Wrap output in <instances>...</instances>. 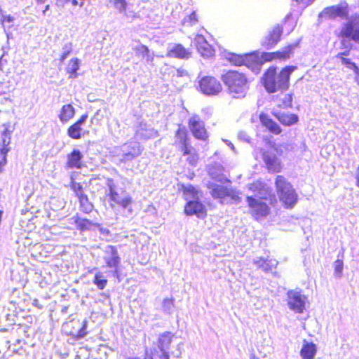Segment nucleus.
<instances>
[{"mask_svg": "<svg viewBox=\"0 0 359 359\" xmlns=\"http://www.w3.org/2000/svg\"><path fill=\"white\" fill-rule=\"evenodd\" d=\"M298 46V42L290 44L282 49V50L272 53L255 52L249 54L238 55L229 53L227 59L230 62L236 66L245 65L251 67L255 65H261L264 62H269L273 60H286L290 58L293 50Z\"/></svg>", "mask_w": 359, "mask_h": 359, "instance_id": "1", "label": "nucleus"}, {"mask_svg": "<svg viewBox=\"0 0 359 359\" xmlns=\"http://www.w3.org/2000/svg\"><path fill=\"white\" fill-rule=\"evenodd\" d=\"M296 69L295 66H286L278 73L276 67H269L262 77V83L266 91L275 93L287 90L290 75Z\"/></svg>", "mask_w": 359, "mask_h": 359, "instance_id": "2", "label": "nucleus"}, {"mask_svg": "<svg viewBox=\"0 0 359 359\" xmlns=\"http://www.w3.org/2000/svg\"><path fill=\"white\" fill-rule=\"evenodd\" d=\"M222 81L234 98L245 97L248 90L245 74L236 71H229L222 76Z\"/></svg>", "mask_w": 359, "mask_h": 359, "instance_id": "3", "label": "nucleus"}, {"mask_svg": "<svg viewBox=\"0 0 359 359\" xmlns=\"http://www.w3.org/2000/svg\"><path fill=\"white\" fill-rule=\"evenodd\" d=\"M212 196L222 204L236 203L241 201L238 193L231 187L209 182L207 184Z\"/></svg>", "mask_w": 359, "mask_h": 359, "instance_id": "4", "label": "nucleus"}, {"mask_svg": "<svg viewBox=\"0 0 359 359\" xmlns=\"http://www.w3.org/2000/svg\"><path fill=\"white\" fill-rule=\"evenodd\" d=\"M142 151V148L139 142H129L120 147H115L111 153L120 163H126L139 156Z\"/></svg>", "mask_w": 359, "mask_h": 359, "instance_id": "5", "label": "nucleus"}, {"mask_svg": "<svg viewBox=\"0 0 359 359\" xmlns=\"http://www.w3.org/2000/svg\"><path fill=\"white\" fill-rule=\"evenodd\" d=\"M276 186L280 200L287 208H292L297 201V194L290 183L281 176H277Z\"/></svg>", "mask_w": 359, "mask_h": 359, "instance_id": "6", "label": "nucleus"}, {"mask_svg": "<svg viewBox=\"0 0 359 359\" xmlns=\"http://www.w3.org/2000/svg\"><path fill=\"white\" fill-rule=\"evenodd\" d=\"M107 185L110 201L123 208H127L132 202L130 195L122 189H118L112 179L107 180Z\"/></svg>", "mask_w": 359, "mask_h": 359, "instance_id": "7", "label": "nucleus"}, {"mask_svg": "<svg viewBox=\"0 0 359 359\" xmlns=\"http://www.w3.org/2000/svg\"><path fill=\"white\" fill-rule=\"evenodd\" d=\"M103 259L106 266L111 270L109 273L113 277L119 276V266L121 264V257L118 255L117 248L113 245H107L103 250Z\"/></svg>", "mask_w": 359, "mask_h": 359, "instance_id": "8", "label": "nucleus"}, {"mask_svg": "<svg viewBox=\"0 0 359 359\" xmlns=\"http://www.w3.org/2000/svg\"><path fill=\"white\" fill-rule=\"evenodd\" d=\"M198 88L202 93L209 96L216 95L222 90L221 83L215 77L210 76H203L199 80Z\"/></svg>", "mask_w": 359, "mask_h": 359, "instance_id": "9", "label": "nucleus"}, {"mask_svg": "<svg viewBox=\"0 0 359 359\" xmlns=\"http://www.w3.org/2000/svg\"><path fill=\"white\" fill-rule=\"evenodd\" d=\"M261 200L253 196H248L246 198L250 212L256 219L265 217L269 213V207Z\"/></svg>", "mask_w": 359, "mask_h": 359, "instance_id": "10", "label": "nucleus"}, {"mask_svg": "<svg viewBox=\"0 0 359 359\" xmlns=\"http://www.w3.org/2000/svg\"><path fill=\"white\" fill-rule=\"evenodd\" d=\"M343 38L351 39L359 42V15H352L346 23H344L341 29Z\"/></svg>", "mask_w": 359, "mask_h": 359, "instance_id": "11", "label": "nucleus"}, {"mask_svg": "<svg viewBox=\"0 0 359 359\" xmlns=\"http://www.w3.org/2000/svg\"><path fill=\"white\" fill-rule=\"evenodd\" d=\"M348 6L346 2L339 5L327 7L319 14V18L325 19L335 20L337 18L343 19L348 16Z\"/></svg>", "mask_w": 359, "mask_h": 359, "instance_id": "12", "label": "nucleus"}, {"mask_svg": "<svg viewBox=\"0 0 359 359\" xmlns=\"http://www.w3.org/2000/svg\"><path fill=\"white\" fill-rule=\"evenodd\" d=\"M287 305L292 311L297 313H302L305 309L306 297L300 292L290 290L287 293Z\"/></svg>", "mask_w": 359, "mask_h": 359, "instance_id": "13", "label": "nucleus"}, {"mask_svg": "<svg viewBox=\"0 0 359 359\" xmlns=\"http://www.w3.org/2000/svg\"><path fill=\"white\" fill-rule=\"evenodd\" d=\"M189 126L195 138L201 140H205L208 138L205 124L198 116L195 115L189 118Z\"/></svg>", "mask_w": 359, "mask_h": 359, "instance_id": "14", "label": "nucleus"}, {"mask_svg": "<svg viewBox=\"0 0 359 359\" xmlns=\"http://www.w3.org/2000/svg\"><path fill=\"white\" fill-rule=\"evenodd\" d=\"M184 213L189 216L195 215L198 218H204L206 215V210L204 205L198 199H193L187 203Z\"/></svg>", "mask_w": 359, "mask_h": 359, "instance_id": "15", "label": "nucleus"}, {"mask_svg": "<svg viewBox=\"0 0 359 359\" xmlns=\"http://www.w3.org/2000/svg\"><path fill=\"white\" fill-rule=\"evenodd\" d=\"M175 145L186 156L190 153V147L188 142L187 133L185 128H180L175 134Z\"/></svg>", "mask_w": 359, "mask_h": 359, "instance_id": "16", "label": "nucleus"}, {"mask_svg": "<svg viewBox=\"0 0 359 359\" xmlns=\"http://www.w3.org/2000/svg\"><path fill=\"white\" fill-rule=\"evenodd\" d=\"M224 167L219 163H214L210 164L208 166V174L212 180L222 184H225L226 182L230 183L224 174Z\"/></svg>", "mask_w": 359, "mask_h": 359, "instance_id": "17", "label": "nucleus"}, {"mask_svg": "<svg viewBox=\"0 0 359 359\" xmlns=\"http://www.w3.org/2000/svg\"><path fill=\"white\" fill-rule=\"evenodd\" d=\"M283 29L278 25L273 28V30L262 40V44L266 49L273 48L279 41Z\"/></svg>", "mask_w": 359, "mask_h": 359, "instance_id": "18", "label": "nucleus"}, {"mask_svg": "<svg viewBox=\"0 0 359 359\" xmlns=\"http://www.w3.org/2000/svg\"><path fill=\"white\" fill-rule=\"evenodd\" d=\"M198 53L204 57H209L213 55V49L211 46L208 43L206 39L203 35L198 34L196 36L194 41Z\"/></svg>", "mask_w": 359, "mask_h": 359, "instance_id": "19", "label": "nucleus"}, {"mask_svg": "<svg viewBox=\"0 0 359 359\" xmlns=\"http://www.w3.org/2000/svg\"><path fill=\"white\" fill-rule=\"evenodd\" d=\"M136 136L141 140H148L158 137V133L146 123L140 122L136 129Z\"/></svg>", "mask_w": 359, "mask_h": 359, "instance_id": "20", "label": "nucleus"}, {"mask_svg": "<svg viewBox=\"0 0 359 359\" xmlns=\"http://www.w3.org/2000/svg\"><path fill=\"white\" fill-rule=\"evenodd\" d=\"M88 118L87 114L82 115L80 118L67 129V135L69 137L75 140L81 138L83 129L81 126L86 123Z\"/></svg>", "mask_w": 359, "mask_h": 359, "instance_id": "21", "label": "nucleus"}, {"mask_svg": "<svg viewBox=\"0 0 359 359\" xmlns=\"http://www.w3.org/2000/svg\"><path fill=\"white\" fill-rule=\"evenodd\" d=\"M83 154L78 149H74L73 151L67 155V165L69 168L81 169L83 167Z\"/></svg>", "mask_w": 359, "mask_h": 359, "instance_id": "22", "label": "nucleus"}, {"mask_svg": "<svg viewBox=\"0 0 359 359\" xmlns=\"http://www.w3.org/2000/svg\"><path fill=\"white\" fill-rule=\"evenodd\" d=\"M252 263L257 269L266 273L276 268L278 264V262L276 259H268L258 257L253 259Z\"/></svg>", "mask_w": 359, "mask_h": 359, "instance_id": "23", "label": "nucleus"}, {"mask_svg": "<svg viewBox=\"0 0 359 359\" xmlns=\"http://www.w3.org/2000/svg\"><path fill=\"white\" fill-rule=\"evenodd\" d=\"M168 55L180 59H188L191 56V52L182 44H175L170 48Z\"/></svg>", "mask_w": 359, "mask_h": 359, "instance_id": "24", "label": "nucleus"}, {"mask_svg": "<svg viewBox=\"0 0 359 359\" xmlns=\"http://www.w3.org/2000/svg\"><path fill=\"white\" fill-rule=\"evenodd\" d=\"M133 49L137 56L144 59L147 63L151 64L153 62L154 54L149 50L147 46L140 43L135 46Z\"/></svg>", "mask_w": 359, "mask_h": 359, "instance_id": "25", "label": "nucleus"}, {"mask_svg": "<svg viewBox=\"0 0 359 359\" xmlns=\"http://www.w3.org/2000/svg\"><path fill=\"white\" fill-rule=\"evenodd\" d=\"M316 345L313 342H308L304 340L300 351V355L302 359H313L316 355Z\"/></svg>", "mask_w": 359, "mask_h": 359, "instance_id": "26", "label": "nucleus"}, {"mask_svg": "<svg viewBox=\"0 0 359 359\" xmlns=\"http://www.w3.org/2000/svg\"><path fill=\"white\" fill-rule=\"evenodd\" d=\"M249 189L255 193V198H258L259 199H266L267 196L269 195L268 190L265 187V184L260 182L257 181L253 182L249 185Z\"/></svg>", "mask_w": 359, "mask_h": 359, "instance_id": "27", "label": "nucleus"}, {"mask_svg": "<svg viewBox=\"0 0 359 359\" xmlns=\"http://www.w3.org/2000/svg\"><path fill=\"white\" fill-rule=\"evenodd\" d=\"M263 158L269 171L274 172H278L280 171V163L274 154L264 153L263 154Z\"/></svg>", "mask_w": 359, "mask_h": 359, "instance_id": "28", "label": "nucleus"}, {"mask_svg": "<svg viewBox=\"0 0 359 359\" xmlns=\"http://www.w3.org/2000/svg\"><path fill=\"white\" fill-rule=\"evenodd\" d=\"M259 119L263 126H264L271 133L276 135L281 133L280 126L271 119L268 115L262 114L259 116Z\"/></svg>", "mask_w": 359, "mask_h": 359, "instance_id": "29", "label": "nucleus"}, {"mask_svg": "<svg viewBox=\"0 0 359 359\" xmlns=\"http://www.w3.org/2000/svg\"><path fill=\"white\" fill-rule=\"evenodd\" d=\"M80 64L81 60L77 57L72 58L69 61L65 68L67 73L69 74V79H74L78 77L77 71L79 69Z\"/></svg>", "mask_w": 359, "mask_h": 359, "instance_id": "30", "label": "nucleus"}, {"mask_svg": "<svg viewBox=\"0 0 359 359\" xmlns=\"http://www.w3.org/2000/svg\"><path fill=\"white\" fill-rule=\"evenodd\" d=\"M348 51H345L342 53H339L336 57L341 60L342 65H345L347 68L353 70L356 75V81L359 83V79L358 76H359V68L356 66V65L351 62L350 59L346 58L344 56L348 55Z\"/></svg>", "mask_w": 359, "mask_h": 359, "instance_id": "31", "label": "nucleus"}, {"mask_svg": "<svg viewBox=\"0 0 359 359\" xmlns=\"http://www.w3.org/2000/svg\"><path fill=\"white\" fill-rule=\"evenodd\" d=\"M74 114L75 109L72 104L63 105L59 114L60 121L63 123H67L74 116Z\"/></svg>", "mask_w": 359, "mask_h": 359, "instance_id": "32", "label": "nucleus"}, {"mask_svg": "<svg viewBox=\"0 0 359 359\" xmlns=\"http://www.w3.org/2000/svg\"><path fill=\"white\" fill-rule=\"evenodd\" d=\"M2 136V142H3V148L0 151L1 156H2L3 163L0 162V165L1 163H6V156L9 151V148L8 147L10 144L11 140V134L8 128H5L1 134Z\"/></svg>", "mask_w": 359, "mask_h": 359, "instance_id": "33", "label": "nucleus"}, {"mask_svg": "<svg viewBox=\"0 0 359 359\" xmlns=\"http://www.w3.org/2000/svg\"><path fill=\"white\" fill-rule=\"evenodd\" d=\"M76 225L77 229L81 231H89L94 224L91 221L87 219L81 218L78 216H74L70 219Z\"/></svg>", "mask_w": 359, "mask_h": 359, "instance_id": "34", "label": "nucleus"}, {"mask_svg": "<svg viewBox=\"0 0 359 359\" xmlns=\"http://www.w3.org/2000/svg\"><path fill=\"white\" fill-rule=\"evenodd\" d=\"M173 337L174 334L170 332H165L159 334L158 339V346L160 347V348L166 350L168 351Z\"/></svg>", "mask_w": 359, "mask_h": 359, "instance_id": "35", "label": "nucleus"}, {"mask_svg": "<svg viewBox=\"0 0 359 359\" xmlns=\"http://www.w3.org/2000/svg\"><path fill=\"white\" fill-rule=\"evenodd\" d=\"M278 121L285 126H292L298 121V116L294 114L280 113L276 116Z\"/></svg>", "mask_w": 359, "mask_h": 359, "instance_id": "36", "label": "nucleus"}, {"mask_svg": "<svg viewBox=\"0 0 359 359\" xmlns=\"http://www.w3.org/2000/svg\"><path fill=\"white\" fill-rule=\"evenodd\" d=\"M81 210L85 213H89L92 211L93 205L89 202L88 196L85 195H81L79 198Z\"/></svg>", "mask_w": 359, "mask_h": 359, "instance_id": "37", "label": "nucleus"}, {"mask_svg": "<svg viewBox=\"0 0 359 359\" xmlns=\"http://www.w3.org/2000/svg\"><path fill=\"white\" fill-rule=\"evenodd\" d=\"M93 283L99 290H103L107 284V280L105 278L102 272L97 271L95 274Z\"/></svg>", "mask_w": 359, "mask_h": 359, "instance_id": "38", "label": "nucleus"}, {"mask_svg": "<svg viewBox=\"0 0 359 359\" xmlns=\"http://www.w3.org/2000/svg\"><path fill=\"white\" fill-rule=\"evenodd\" d=\"M184 194L187 202L190 200L198 199V191L195 187L191 185L184 188Z\"/></svg>", "mask_w": 359, "mask_h": 359, "instance_id": "39", "label": "nucleus"}, {"mask_svg": "<svg viewBox=\"0 0 359 359\" xmlns=\"http://www.w3.org/2000/svg\"><path fill=\"white\" fill-rule=\"evenodd\" d=\"M109 2L113 4L115 9L121 14H123L127 9L128 2L126 0H109Z\"/></svg>", "mask_w": 359, "mask_h": 359, "instance_id": "40", "label": "nucleus"}, {"mask_svg": "<svg viewBox=\"0 0 359 359\" xmlns=\"http://www.w3.org/2000/svg\"><path fill=\"white\" fill-rule=\"evenodd\" d=\"M174 307V299L172 298H165L162 302V309L165 313L171 314Z\"/></svg>", "mask_w": 359, "mask_h": 359, "instance_id": "41", "label": "nucleus"}, {"mask_svg": "<svg viewBox=\"0 0 359 359\" xmlns=\"http://www.w3.org/2000/svg\"><path fill=\"white\" fill-rule=\"evenodd\" d=\"M198 22L196 14L192 12L189 15L185 17L182 20V24L184 26H193Z\"/></svg>", "mask_w": 359, "mask_h": 359, "instance_id": "42", "label": "nucleus"}, {"mask_svg": "<svg viewBox=\"0 0 359 359\" xmlns=\"http://www.w3.org/2000/svg\"><path fill=\"white\" fill-rule=\"evenodd\" d=\"M73 48L72 43L71 42L66 43L62 48V55L60 61L63 62L72 53Z\"/></svg>", "mask_w": 359, "mask_h": 359, "instance_id": "43", "label": "nucleus"}, {"mask_svg": "<svg viewBox=\"0 0 359 359\" xmlns=\"http://www.w3.org/2000/svg\"><path fill=\"white\" fill-rule=\"evenodd\" d=\"M334 275L337 278H341L343 271L344 263L341 259H337L334 263Z\"/></svg>", "mask_w": 359, "mask_h": 359, "instance_id": "44", "label": "nucleus"}, {"mask_svg": "<svg viewBox=\"0 0 359 359\" xmlns=\"http://www.w3.org/2000/svg\"><path fill=\"white\" fill-rule=\"evenodd\" d=\"M282 104H280L279 106L283 108L290 107L292 106V94H285L283 98Z\"/></svg>", "mask_w": 359, "mask_h": 359, "instance_id": "45", "label": "nucleus"}, {"mask_svg": "<svg viewBox=\"0 0 359 359\" xmlns=\"http://www.w3.org/2000/svg\"><path fill=\"white\" fill-rule=\"evenodd\" d=\"M86 328H87V321L85 320L82 322L81 328L79 329V330L77 332V333L76 334V338L81 339V338L84 337L87 334Z\"/></svg>", "mask_w": 359, "mask_h": 359, "instance_id": "46", "label": "nucleus"}, {"mask_svg": "<svg viewBox=\"0 0 359 359\" xmlns=\"http://www.w3.org/2000/svg\"><path fill=\"white\" fill-rule=\"evenodd\" d=\"M6 37H7V46H3L2 48H1V50L3 51V54H2L1 57V60H2L3 57L6 54H7L8 51L10 50L9 39L12 37V34L6 32Z\"/></svg>", "mask_w": 359, "mask_h": 359, "instance_id": "47", "label": "nucleus"}, {"mask_svg": "<svg viewBox=\"0 0 359 359\" xmlns=\"http://www.w3.org/2000/svg\"><path fill=\"white\" fill-rule=\"evenodd\" d=\"M72 189L74 191L78 198H80V194L85 195L83 191L82 186L79 183L74 184L72 186Z\"/></svg>", "mask_w": 359, "mask_h": 359, "instance_id": "48", "label": "nucleus"}, {"mask_svg": "<svg viewBox=\"0 0 359 359\" xmlns=\"http://www.w3.org/2000/svg\"><path fill=\"white\" fill-rule=\"evenodd\" d=\"M191 147H190V153L189 158H187L189 163L192 165H194L198 161V156L195 153H191Z\"/></svg>", "mask_w": 359, "mask_h": 359, "instance_id": "49", "label": "nucleus"}, {"mask_svg": "<svg viewBox=\"0 0 359 359\" xmlns=\"http://www.w3.org/2000/svg\"><path fill=\"white\" fill-rule=\"evenodd\" d=\"M175 76L177 77L188 76V72L182 68L176 69L175 72L173 74V76Z\"/></svg>", "mask_w": 359, "mask_h": 359, "instance_id": "50", "label": "nucleus"}, {"mask_svg": "<svg viewBox=\"0 0 359 359\" xmlns=\"http://www.w3.org/2000/svg\"><path fill=\"white\" fill-rule=\"evenodd\" d=\"M123 15L133 20L138 18L137 13L133 11H127V9L124 12Z\"/></svg>", "mask_w": 359, "mask_h": 359, "instance_id": "51", "label": "nucleus"}, {"mask_svg": "<svg viewBox=\"0 0 359 359\" xmlns=\"http://www.w3.org/2000/svg\"><path fill=\"white\" fill-rule=\"evenodd\" d=\"M13 21V18L11 17V15H7V16H5L4 17V19H3V23H8V24H11L12 23Z\"/></svg>", "mask_w": 359, "mask_h": 359, "instance_id": "52", "label": "nucleus"}, {"mask_svg": "<svg viewBox=\"0 0 359 359\" xmlns=\"http://www.w3.org/2000/svg\"><path fill=\"white\" fill-rule=\"evenodd\" d=\"M183 348V344L180 343L177 344V353L175 355V357L179 358L181 355L182 349Z\"/></svg>", "mask_w": 359, "mask_h": 359, "instance_id": "53", "label": "nucleus"}, {"mask_svg": "<svg viewBox=\"0 0 359 359\" xmlns=\"http://www.w3.org/2000/svg\"><path fill=\"white\" fill-rule=\"evenodd\" d=\"M72 2V6H77L82 8L84 5V3L83 1L79 2L77 0H70Z\"/></svg>", "mask_w": 359, "mask_h": 359, "instance_id": "54", "label": "nucleus"}, {"mask_svg": "<svg viewBox=\"0 0 359 359\" xmlns=\"http://www.w3.org/2000/svg\"><path fill=\"white\" fill-rule=\"evenodd\" d=\"M356 185L359 187V165L357 168L355 173Z\"/></svg>", "mask_w": 359, "mask_h": 359, "instance_id": "55", "label": "nucleus"}, {"mask_svg": "<svg viewBox=\"0 0 359 359\" xmlns=\"http://www.w3.org/2000/svg\"><path fill=\"white\" fill-rule=\"evenodd\" d=\"M33 305L38 307L39 309H42L43 308V306L39 304V302L38 299H35L34 301H33Z\"/></svg>", "mask_w": 359, "mask_h": 359, "instance_id": "56", "label": "nucleus"}, {"mask_svg": "<svg viewBox=\"0 0 359 359\" xmlns=\"http://www.w3.org/2000/svg\"><path fill=\"white\" fill-rule=\"evenodd\" d=\"M70 0H57V2L62 5L68 3Z\"/></svg>", "mask_w": 359, "mask_h": 359, "instance_id": "57", "label": "nucleus"}, {"mask_svg": "<svg viewBox=\"0 0 359 359\" xmlns=\"http://www.w3.org/2000/svg\"><path fill=\"white\" fill-rule=\"evenodd\" d=\"M225 142L230 147V148L234 151L235 150V148H234V146L233 144H231V142H228L227 140L225 141Z\"/></svg>", "mask_w": 359, "mask_h": 359, "instance_id": "58", "label": "nucleus"}, {"mask_svg": "<svg viewBox=\"0 0 359 359\" xmlns=\"http://www.w3.org/2000/svg\"><path fill=\"white\" fill-rule=\"evenodd\" d=\"M49 5L46 6L45 9L43 11V15H46V12L49 10Z\"/></svg>", "mask_w": 359, "mask_h": 359, "instance_id": "59", "label": "nucleus"}, {"mask_svg": "<svg viewBox=\"0 0 359 359\" xmlns=\"http://www.w3.org/2000/svg\"><path fill=\"white\" fill-rule=\"evenodd\" d=\"M250 359H259L255 354L250 355Z\"/></svg>", "mask_w": 359, "mask_h": 359, "instance_id": "60", "label": "nucleus"}, {"mask_svg": "<svg viewBox=\"0 0 359 359\" xmlns=\"http://www.w3.org/2000/svg\"><path fill=\"white\" fill-rule=\"evenodd\" d=\"M97 268L96 267H94L93 269H91L89 273H93L94 271H97Z\"/></svg>", "mask_w": 359, "mask_h": 359, "instance_id": "61", "label": "nucleus"}, {"mask_svg": "<svg viewBox=\"0 0 359 359\" xmlns=\"http://www.w3.org/2000/svg\"><path fill=\"white\" fill-rule=\"evenodd\" d=\"M46 0H37V1L40 4H43Z\"/></svg>", "mask_w": 359, "mask_h": 359, "instance_id": "62", "label": "nucleus"}]
</instances>
